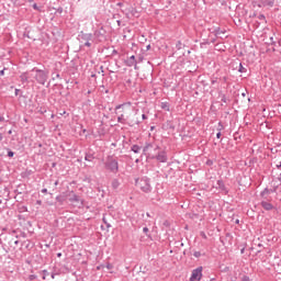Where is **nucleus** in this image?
<instances>
[{
    "label": "nucleus",
    "instance_id": "nucleus-1",
    "mask_svg": "<svg viewBox=\"0 0 281 281\" xmlns=\"http://www.w3.org/2000/svg\"><path fill=\"white\" fill-rule=\"evenodd\" d=\"M30 76L34 82H37V85L45 86V82H47L49 78V71L48 70H43L38 68H33L30 71Z\"/></svg>",
    "mask_w": 281,
    "mask_h": 281
},
{
    "label": "nucleus",
    "instance_id": "nucleus-2",
    "mask_svg": "<svg viewBox=\"0 0 281 281\" xmlns=\"http://www.w3.org/2000/svg\"><path fill=\"white\" fill-rule=\"evenodd\" d=\"M122 110V113L117 116L119 124H125L128 120V114L131 113V102L119 104L115 106V111Z\"/></svg>",
    "mask_w": 281,
    "mask_h": 281
},
{
    "label": "nucleus",
    "instance_id": "nucleus-3",
    "mask_svg": "<svg viewBox=\"0 0 281 281\" xmlns=\"http://www.w3.org/2000/svg\"><path fill=\"white\" fill-rule=\"evenodd\" d=\"M105 170H109V172H112L113 175H117L120 172V164L117 162V159L113 158V156H109L105 164Z\"/></svg>",
    "mask_w": 281,
    "mask_h": 281
},
{
    "label": "nucleus",
    "instance_id": "nucleus-4",
    "mask_svg": "<svg viewBox=\"0 0 281 281\" xmlns=\"http://www.w3.org/2000/svg\"><path fill=\"white\" fill-rule=\"evenodd\" d=\"M136 186L142 190V192H145L146 194L153 192V187L150 186V178L144 177L142 179L136 180Z\"/></svg>",
    "mask_w": 281,
    "mask_h": 281
},
{
    "label": "nucleus",
    "instance_id": "nucleus-5",
    "mask_svg": "<svg viewBox=\"0 0 281 281\" xmlns=\"http://www.w3.org/2000/svg\"><path fill=\"white\" fill-rule=\"evenodd\" d=\"M78 41L79 43H82L85 47H91V43H95L93 40V34L85 33V31H81L78 34Z\"/></svg>",
    "mask_w": 281,
    "mask_h": 281
},
{
    "label": "nucleus",
    "instance_id": "nucleus-6",
    "mask_svg": "<svg viewBox=\"0 0 281 281\" xmlns=\"http://www.w3.org/2000/svg\"><path fill=\"white\" fill-rule=\"evenodd\" d=\"M149 159H157L160 164H166L168 161V155H166V151L161 150L156 154H148Z\"/></svg>",
    "mask_w": 281,
    "mask_h": 281
},
{
    "label": "nucleus",
    "instance_id": "nucleus-7",
    "mask_svg": "<svg viewBox=\"0 0 281 281\" xmlns=\"http://www.w3.org/2000/svg\"><path fill=\"white\" fill-rule=\"evenodd\" d=\"M159 148H160L159 145H157L155 143L147 142V143H145L143 153H144V155H147V157H148V155H153V153H150V149H153L154 153H157V150H159Z\"/></svg>",
    "mask_w": 281,
    "mask_h": 281
},
{
    "label": "nucleus",
    "instance_id": "nucleus-8",
    "mask_svg": "<svg viewBox=\"0 0 281 281\" xmlns=\"http://www.w3.org/2000/svg\"><path fill=\"white\" fill-rule=\"evenodd\" d=\"M203 278V267H198L191 273L190 281H201Z\"/></svg>",
    "mask_w": 281,
    "mask_h": 281
},
{
    "label": "nucleus",
    "instance_id": "nucleus-9",
    "mask_svg": "<svg viewBox=\"0 0 281 281\" xmlns=\"http://www.w3.org/2000/svg\"><path fill=\"white\" fill-rule=\"evenodd\" d=\"M92 36H94L93 41L95 43H102V41H104V29L101 27L100 30H95Z\"/></svg>",
    "mask_w": 281,
    "mask_h": 281
},
{
    "label": "nucleus",
    "instance_id": "nucleus-10",
    "mask_svg": "<svg viewBox=\"0 0 281 281\" xmlns=\"http://www.w3.org/2000/svg\"><path fill=\"white\" fill-rule=\"evenodd\" d=\"M20 80L21 82H34V79H32V76H30V71L23 72L20 75Z\"/></svg>",
    "mask_w": 281,
    "mask_h": 281
},
{
    "label": "nucleus",
    "instance_id": "nucleus-11",
    "mask_svg": "<svg viewBox=\"0 0 281 281\" xmlns=\"http://www.w3.org/2000/svg\"><path fill=\"white\" fill-rule=\"evenodd\" d=\"M261 207H263V210H266L267 212H271V210H273V204L267 201H261Z\"/></svg>",
    "mask_w": 281,
    "mask_h": 281
},
{
    "label": "nucleus",
    "instance_id": "nucleus-12",
    "mask_svg": "<svg viewBox=\"0 0 281 281\" xmlns=\"http://www.w3.org/2000/svg\"><path fill=\"white\" fill-rule=\"evenodd\" d=\"M126 66L127 67H134V65H137V60L135 59V55H132L127 60H126Z\"/></svg>",
    "mask_w": 281,
    "mask_h": 281
},
{
    "label": "nucleus",
    "instance_id": "nucleus-13",
    "mask_svg": "<svg viewBox=\"0 0 281 281\" xmlns=\"http://www.w3.org/2000/svg\"><path fill=\"white\" fill-rule=\"evenodd\" d=\"M217 188L222 192H227V188H225V182H223V180H217Z\"/></svg>",
    "mask_w": 281,
    "mask_h": 281
},
{
    "label": "nucleus",
    "instance_id": "nucleus-14",
    "mask_svg": "<svg viewBox=\"0 0 281 281\" xmlns=\"http://www.w3.org/2000/svg\"><path fill=\"white\" fill-rule=\"evenodd\" d=\"M131 150H132V153H135V155H139V153H142V146H139V145H133V146L131 147Z\"/></svg>",
    "mask_w": 281,
    "mask_h": 281
},
{
    "label": "nucleus",
    "instance_id": "nucleus-15",
    "mask_svg": "<svg viewBox=\"0 0 281 281\" xmlns=\"http://www.w3.org/2000/svg\"><path fill=\"white\" fill-rule=\"evenodd\" d=\"M70 203H80V196H78L76 193H72V195L69 198Z\"/></svg>",
    "mask_w": 281,
    "mask_h": 281
},
{
    "label": "nucleus",
    "instance_id": "nucleus-16",
    "mask_svg": "<svg viewBox=\"0 0 281 281\" xmlns=\"http://www.w3.org/2000/svg\"><path fill=\"white\" fill-rule=\"evenodd\" d=\"M111 186L113 190H117V188H120V180L113 179Z\"/></svg>",
    "mask_w": 281,
    "mask_h": 281
},
{
    "label": "nucleus",
    "instance_id": "nucleus-17",
    "mask_svg": "<svg viewBox=\"0 0 281 281\" xmlns=\"http://www.w3.org/2000/svg\"><path fill=\"white\" fill-rule=\"evenodd\" d=\"M160 108L164 111H170V104L168 102H161Z\"/></svg>",
    "mask_w": 281,
    "mask_h": 281
},
{
    "label": "nucleus",
    "instance_id": "nucleus-18",
    "mask_svg": "<svg viewBox=\"0 0 281 281\" xmlns=\"http://www.w3.org/2000/svg\"><path fill=\"white\" fill-rule=\"evenodd\" d=\"M95 159V156L93 154H86L85 160L86 161H93Z\"/></svg>",
    "mask_w": 281,
    "mask_h": 281
},
{
    "label": "nucleus",
    "instance_id": "nucleus-19",
    "mask_svg": "<svg viewBox=\"0 0 281 281\" xmlns=\"http://www.w3.org/2000/svg\"><path fill=\"white\" fill-rule=\"evenodd\" d=\"M214 34L215 36H221V34H225V31L221 30V27H216L214 30Z\"/></svg>",
    "mask_w": 281,
    "mask_h": 281
},
{
    "label": "nucleus",
    "instance_id": "nucleus-20",
    "mask_svg": "<svg viewBox=\"0 0 281 281\" xmlns=\"http://www.w3.org/2000/svg\"><path fill=\"white\" fill-rule=\"evenodd\" d=\"M258 21H260V23H267V18L265 16V14H259Z\"/></svg>",
    "mask_w": 281,
    "mask_h": 281
},
{
    "label": "nucleus",
    "instance_id": "nucleus-21",
    "mask_svg": "<svg viewBox=\"0 0 281 281\" xmlns=\"http://www.w3.org/2000/svg\"><path fill=\"white\" fill-rule=\"evenodd\" d=\"M238 71H239V74H247V68H245V67L243 66V64L240 63V64H239Z\"/></svg>",
    "mask_w": 281,
    "mask_h": 281
},
{
    "label": "nucleus",
    "instance_id": "nucleus-22",
    "mask_svg": "<svg viewBox=\"0 0 281 281\" xmlns=\"http://www.w3.org/2000/svg\"><path fill=\"white\" fill-rule=\"evenodd\" d=\"M183 47H186V45L183 43H181V41H178L176 44V48L177 49H183Z\"/></svg>",
    "mask_w": 281,
    "mask_h": 281
},
{
    "label": "nucleus",
    "instance_id": "nucleus-23",
    "mask_svg": "<svg viewBox=\"0 0 281 281\" xmlns=\"http://www.w3.org/2000/svg\"><path fill=\"white\" fill-rule=\"evenodd\" d=\"M263 5H270V8H273V1L265 0Z\"/></svg>",
    "mask_w": 281,
    "mask_h": 281
},
{
    "label": "nucleus",
    "instance_id": "nucleus-24",
    "mask_svg": "<svg viewBox=\"0 0 281 281\" xmlns=\"http://www.w3.org/2000/svg\"><path fill=\"white\" fill-rule=\"evenodd\" d=\"M271 193V191L268 189V188H266L262 192H261V196H265L266 194H270Z\"/></svg>",
    "mask_w": 281,
    "mask_h": 281
},
{
    "label": "nucleus",
    "instance_id": "nucleus-25",
    "mask_svg": "<svg viewBox=\"0 0 281 281\" xmlns=\"http://www.w3.org/2000/svg\"><path fill=\"white\" fill-rule=\"evenodd\" d=\"M221 100L224 102V104H227V97L225 94H221Z\"/></svg>",
    "mask_w": 281,
    "mask_h": 281
},
{
    "label": "nucleus",
    "instance_id": "nucleus-26",
    "mask_svg": "<svg viewBox=\"0 0 281 281\" xmlns=\"http://www.w3.org/2000/svg\"><path fill=\"white\" fill-rule=\"evenodd\" d=\"M223 128H225V127L223 126V123L220 122L218 127H217L218 133H221V131H223Z\"/></svg>",
    "mask_w": 281,
    "mask_h": 281
},
{
    "label": "nucleus",
    "instance_id": "nucleus-27",
    "mask_svg": "<svg viewBox=\"0 0 281 281\" xmlns=\"http://www.w3.org/2000/svg\"><path fill=\"white\" fill-rule=\"evenodd\" d=\"M143 232L148 236V238H150V235L148 234V232H149L148 227L145 226L143 228Z\"/></svg>",
    "mask_w": 281,
    "mask_h": 281
},
{
    "label": "nucleus",
    "instance_id": "nucleus-28",
    "mask_svg": "<svg viewBox=\"0 0 281 281\" xmlns=\"http://www.w3.org/2000/svg\"><path fill=\"white\" fill-rule=\"evenodd\" d=\"M193 256L194 258H201V251H194Z\"/></svg>",
    "mask_w": 281,
    "mask_h": 281
},
{
    "label": "nucleus",
    "instance_id": "nucleus-29",
    "mask_svg": "<svg viewBox=\"0 0 281 281\" xmlns=\"http://www.w3.org/2000/svg\"><path fill=\"white\" fill-rule=\"evenodd\" d=\"M33 10H37L38 12H41V8H38V4L36 3L33 4Z\"/></svg>",
    "mask_w": 281,
    "mask_h": 281
},
{
    "label": "nucleus",
    "instance_id": "nucleus-30",
    "mask_svg": "<svg viewBox=\"0 0 281 281\" xmlns=\"http://www.w3.org/2000/svg\"><path fill=\"white\" fill-rule=\"evenodd\" d=\"M8 157H14V151L10 150L8 151Z\"/></svg>",
    "mask_w": 281,
    "mask_h": 281
},
{
    "label": "nucleus",
    "instance_id": "nucleus-31",
    "mask_svg": "<svg viewBox=\"0 0 281 281\" xmlns=\"http://www.w3.org/2000/svg\"><path fill=\"white\" fill-rule=\"evenodd\" d=\"M241 281H249V277H248V276H244V277L241 278Z\"/></svg>",
    "mask_w": 281,
    "mask_h": 281
},
{
    "label": "nucleus",
    "instance_id": "nucleus-32",
    "mask_svg": "<svg viewBox=\"0 0 281 281\" xmlns=\"http://www.w3.org/2000/svg\"><path fill=\"white\" fill-rule=\"evenodd\" d=\"M57 12H58V14H63V7H59V8L57 9Z\"/></svg>",
    "mask_w": 281,
    "mask_h": 281
},
{
    "label": "nucleus",
    "instance_id": "nucleus-33",
    "mask_svg": "<svg viewBox=\"0 0 281 281\" xmlns=\"http://www.w3.org/2000/svg\"><path fill=\"white\" fill-rule=\"evenodd\" d=\"M103 223H105L106 227H111V225L106 223V218L105 217H103Z\"/></svg>",
    "mask_w": 281,
    "mask_h": 281
},
{
    "label": "nucleus",
    "instance_id": "nucleus-34",
    "mask_svg": "<svg viewBox=\"0 0 281 281\" xmlns=\"http://www.w3.org/2000/svg\"><path fill=\"white\" fill-rule=\"evenodd\" d=\"M43 276H49V272L47 270H43Z\"/></svg>",
    "mask_w": 281,
    "mask_h": 281
},
{
    "label": "nucleus",
    "instance_id": "nucleus-35",
    "mask_svg": "<svg viewBox=\"0 0 281 281\" xmlns=\"http://www.w3.org/2000/svg\"><path fill=\"white\" fill-rule=\"evenodd\" d=\"M102 76H104V66L100 67Z\"/></svg>",
    "mask_w": 281,
    "mask_h": 281
},
{
    "label": "nucleus",
    "instance_id": "nucleus-36",
    "mask_svg": "<svg viewBox=\"0 0 281 281\" xmlns=\"http://www.w3.org/2000/svg\"><path fill=\"white\" fill-rule=\"evenodd\" d=\"M36 205H43V201L37 200V201H36Z\"/></svg>",
    "mask_w": 281,
    "mask_h": 281
},
{
    "label": "nucleus",
    "instance_id": "nucleus-37",
    "mask_svg": "<svg viewBox=\"0 0 281 281\" xmlns=\"http://www.w3.org/2000/svg\"><path fill=\"white\" fill-rule=\"evenodd\" d=\"M0 76H5V69L0 71Z\"/></svg>",
    "mask_w": 281,
    "mask_h": 281
},
{
    "label": "nucleus",
    "instance_id": "nucleus-38",
    "mask_svg": "<svg viewBox=\"0 0 281 281\" xmlns=\"http://www.w3.org/2000/svg\"><path fill=\"white\" fill-rule=\"evenodd\" d=\"M56 78H60V75L56 74L55 77H53V80H56Z\"/></svg>",
    "mask_w": 281,
    "mask_h": 281
},
{
    "label": "nucleus",
    "instance_id": "nucleus-39",
    "mask_svg": "<svg viewBox=\"0 0 281 281\" xmlns=\"http://www.w3.org/2000/svg\"><path fill=\"white\" fill-rule=\"evenodd\" d=\"M142 120H148V116L146 114H143Z\"/></svg>",
    "mask_w": 281,
    "mask_h": 281
},
{
    "label": "nucleus",
    "instance_id": "nucleus-40",
    "mask_svg": "<svg viewBox=\"0 0 281 281\" xmlns=\"http://www.w3.org/2000/svg\"><path fill=\"white\" fill-rule=\"evenodd\" d=\"M221 136H222L221 132H217L216 134L217 139H221Z\"/></svg>",
    "mask_w": 281,
    "mask_h": 281
},
{
    "label": "nucleus",
    "instance_id": "nucleus-41",
    "mask_svg": "<svg viewBox=\"0 0 281 281\" xmlns=\"http://www.w3.org/2000/svg\"><path fill=\"white\" fill-rule=\"evenodd\" d=\"M260 23H261V22H256V23H255V27H260Z\"/></svg>",
    "mask_w": 281,
    "mask_h": 281
},
{
    "label": "nucleus",
    "instance_id": "nucleus-42",
    "mask_svg": "<svg viewBox=\"0 0 281 281\" xmlns=\"http://www.w3.org/2000/svg\"><path fill=\"white\" fill-rule=\"evenodd\" d=\"M43 194H47V189H42Z\"/></svg>",
    "mask_w": 281,
    "mask_h": 281
},
{
    "label": "nucleus",
    "instance_id": "nucleus-43",
    "mask_svg": "<svg viewBox=\"0 0 281 281\" xmlns=\"http://www.w3.org/2000/svg\"><path fill=\"white\" fill-rule=\"evenodd\" d=\"M0 122H5V117L0 116Z\"/></svg>",
    "mask_w": 281,
    "mask_h": 281
},
{
    "label": "nucleus",
    "instance_id": "nucleus-44",
    "mask_svg": "<svg viewBox=\"0 0 281 281\" xmlns=\"http://www.w3.org/2000/svg\"><path fill=\"white\" fill-rule=\"evenodd\" d=\"M50 278L54 280V278H56V273H52Z\"/></svg>",
    "mask_w": 281,
    "mask_h": 281
},
{
    "label": "nucleus",
    "instance_id": "nucleus-45",
    "mask_svg": "<svg viewBox=\"0 0 281 281\" xmlns=\"http://www.w3.org/2000/svg\"><path fill=\"white\" fill-rule=\"evenodd\" d=\"M3 140V134L0 133V142Z\"/></svg>",
    "mask_w": 281,
    "mask_h": 281
},
{
    "label": "nucleus",
    "instance_id": "nucleus-46",
    "mask_svg": "<svg viewBox=\"0 0 281 281\" xmlns=\"http://www.w3.org/2000/svg\"><path fill=\"white\" fill-rule=\"evenodd\" d=\"M211 83H212V85H216V80L213 79V80L211 81Z\"/></svg>",
    "mask_w": 281,
    "mask_h": 281
},
{
    "label": "nucleus",
    "instance_id": "nucleus-47",
    "mask_svg": "<svg viewBox=\"0 0 281 281\" xmlns=\"http://www.w3.org/2000/svg\"><path fill=\"white\" fill-rule=\"evenodd\" d=\"M277 168H281V161L277 164Z\"/></svg>",
    "mask_w": 281,
    "mask_h": 281
},
{
    "label": "nucleus",
    "instance_id": "nucleus-48",
    "mask_svg": "<svg viewBox=\"0 0 281 281\" xmlns=\"http://www.w3.org/2000/svg\"><path fill=\"white\" fill-rule=\"evenodd\" d=\"M15 95H19V89H15Z\"/></svg>",
    "mask_w": 281,
    "mask_h": 281
},
{
    "label": "nucleus",
    "instance_id": "nucleus-49",
    "mask_svg": "<svg viewBox=\"0 0 281 281\" xmlns=\"http://www.w3.org/2000/svg\"><path fill=\"white\" fill-rule=\"evenodd\" d=\"M146 49H147V50L150 49V45H147V46H146Z\"/></svg>",
    "mask_w": 281,
    "mask_h": 281
},
{
    "label": "nucleus",
    "instance_id": "nucleus-50",
    "mask_svg": "<svg viewBox=\"0 0 281 281\" xmlns=\"http://www.w3.org/2000/svg\"><path fill=\"white\" fill-rule=\"evenodd\" d=\"M112 54L115 55V54H117V52L114 49V50L112 52Z\"/></svg>",
    "mask_w": 281,
    "mask_h": 281
},
{
    "label": "nucleus",
    "instance_id": "nucleus-51",
    "mask_svg": "<svg viewBox=\"0 0 281 281\" xmlns=\"http://www.w3.org/2000/svg\"><path fill=\"white\" fill-rule=\"evenodd\" d=\"M57 256H58V258H60V256H63V254L58 252Z\"/></svg>",
    "mask_w": 281,
    "mask_h": 281
},
{
    "label": "nucleus",
    "instance_id": "nucleus-52",
    "mask_svg": "<svg viewBox=\"0 0 281 281\" xmlns=\"http://www.w3.org/2000/svg\"><path fill=\"white\" fill-rule=\"evenodd\" d=\"M47 276L43 274V280H46Z\"/></svg>",
    "mask_w": 281,
    "mask_h": 281
},
{
    "label": "nucleus",
    "instance_id": "nucleus-53",
    "mask_svg": "<svg viewBox=\"0 0 281 281\" xmlns=\"http://www.w3.org/2000/svg\"><path fill=\"white\" fill-rule=\"evenodd\" d=\"M134 69H137V64H134Z\"/></svg>",
    "mask_w": 281,
    "mask_h": 281
},
{
    "label": "nucleus",
    "instance_id": "nucleus-54",
    "mask_svg": "<svg viewBox=\"0 0 281 281\" xmlns=\"http://www.w3.org/2000/svg\"><path fill=\"white\" fill-rule=\"evenodd\" d=\"M87 94H88V95L91 94V90H88Z\"/></svg>",
    "mask_w": 281,
    "mask_h": 281
},
{
    "label": "nucleus",
    "instance_id": "nucleus-55",
    "mask_svg": "<svg viewBox=\"0 0 281 281\" xmlns=\"http://www.w3.org/2000/svg\"><path fill=\"white\" fill-rule=\"evenodd\" d=\"M136 124H137V125H139V124H142V122H139V121H136Z\"/></svg>",
    "mask_w": 281,
    "mask_h": 281
},
{
    "label": "nucleus",
    "instance_id": "nucleus-56",
    "mask_svg": "<svg viewBox=\"0 0 281 281\" xmlns=\"http://www.w3.org/2000/svg\"><path fill=\"white\" fill-rule=\"evenodd\" d=\"M8 133H9V135H12V130H10Z\"/></svg>",
    "mask_w": 281,
    "mask_h": 281
},
{
    "label": "nucleus",
    "instance_id": "nucleus-57",
    "mask_svg": "<svg viewBox=\"0 0 281 281\" xmlns=\"http://www.w3.org/2000/svg\"><path fill=\"white\" fill-rule=\"evenodd\" d=\"M14 245H19V240H15V241H14Z\"/></svg>",
    "mask_w": 281,
    "mask_h": 281
},
{
    "label": "nucleus",
    "instance_id": "nucleus-58",
    "mask_svg": "<svg viewBox=\"0 0 281 281\" xmlns=\"http://www.w3.org/2000/svg\"><path fill=\"white\" fill-rule=\"evenodd\" d=\"M207 165H209V166L212 165V161L209 160V161H207Z\"/></svg>",
    "mask_w": 281,
    "mask_h": 281
},
{
    "label": "nucleus",
    "instance_id": "nucleus-59",
    "mask_svg": "<svg viewBox=\"0 0 281 281\" xmlns=\"http://www.w3.org/2000/svg\"><path fill=\"white\" fill-rule=\"evenodd\" d=\"M55 186H58V181L55 182Z\"/></svg>",
    "mask_w": 281,
    "mask_h": 281
},
{
    "label": "nucleus",
    "instance_id": "nucleus-60",
    "mask_svg": "<svg viewBox=\"0 0 281 281\" xmlns=\"http://www.w3.org/2000/svg\"><path fill=\"white\" fill-rule=\"evenodd\" d=\"M210 281H216L215 279H210Z\"/></svg>",
    "mask_w": 281,
    "mask_h": 281
},
{
    "label": "nucleus",
    "instance_id": "nucleus-61",
    "mask_svg": "<svg viewBox=\"0 0 281 281\" xmlns=\"http://www.w3.org/2000/svg\"><path fill=\"white\" fill-rule=\"evenodd\" d=\"M203 238H205V234H202Z\"/></svg>",
    "mask_w": 281,
    "mask_h": 281
},
{
    "label": "nucleus",
    "instance_id": "nucleus-62",
    "mask_svg": "<svg viewBox=\"0 0 281 281\" xmlns=\"http://www.w3.org/2000/svg\"><path fill=\"white\" fill-rule=\"evenodd\" d=\"M92 78H95V75H92Z\"/></svg>",
    "mask_w": 281,
    "mask_h": 281
},
{
    "label": "nucleus",
    "instance_id": "nucleus-63",
    "mask_svg": "<svg viewBox=\"0 0 281 281\" xmlns=\"http://www.w3.org/2000/svg\"><path fill=\"white\" fill-rule=\"evenodd\" d=\"M105 93H109V90H105Z\"/></svg>",
    "mask_w": 281,
    "mask_h": 281
},
{
    "label": "nucleus",
    "instance_id": "nucleus-64",
    "mask_svg": "<svg viewBox=\"0 0 281 281\" xmlns=\"http://www.w3.org/2000/svg\"><path fill=\"white\" fill-rule=\"evenodd\" d=\"M58 199H59V198L57 196L56 200L58 201Z\"/></svg>",
    "mask_w": 281,
    "mask_h": 281
}]
</instances>
